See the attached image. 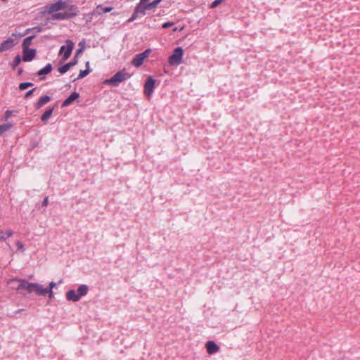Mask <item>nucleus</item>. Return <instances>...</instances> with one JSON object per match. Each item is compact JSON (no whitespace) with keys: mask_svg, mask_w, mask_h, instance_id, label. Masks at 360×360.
Returning <instances> with one entry per match:
<instances>
[{"mask_svg":"<svg viewBox=\"0 0 360 360\" xmlns=\"http://www.w3.org/2000/svg\"><path fill=\"white\" fill-rule=\"evenodd\" d=\"M11 111L7 110V111L6 112V118H8L9 116H11Z\"/></svg>","mask_w":360,"mask_h":360,"instance_id":"4c0bfd02","label":"nucleus"},{"mask_svg":"<svg viewBox=\"0 0 360 360\" xmlns=\"http://www.w3.org/2000/svg\"><path fill=\"white\" fill-rule=\"evenodd\" d=\"M13 231H12V230L8 229V230H7V231H6V232L5 233V234L1 235V236H0V238H1V240H6L7 238L11 237V236H13Z\"/></svg>","mask_w":360,"mask_h":360,"instance_id":"c85d7f7f","label":"nucleus"},{"mask_svg":"<svg viewBox=\"0 0 360 360\" xmlns=\"http://www.w3.org/2000/svg\"><path fill=\"white\" fill-rule=\"evenodd\" d=\"M23 51V56H22V60L24 61H31L32 60L36 55V50L33 49H22Z\"/></svg>","mask_w":360,"mask_h":360,"instance_id":"9d476101","label":"nucleus"},{"mask_svg":"<svg viewBox=\"0 0 360 360\" xmlns=\"http://www.w3.org/2000/svg\"><path fill=\"white\" fill-rule=\"evenodd\" d=\"M89 62L87 61L86 63V65L87 68L89 67Z\"/></svg>","mask_w":360,"mask_h":360,"instance_id":"a19ab883","label":"nucleus"},{"mask_svg":"<svg viewBox=\"0 0 360 360\" xmlns=\"http://www.w3.org/2000/svg\"><path fill=\"white\" fill-rule=\"evenodd\" d=\"M177 30H178L177 27H175V28L173 29L174 32H176Z\"/></svg>","mask_w":360,"mask_h":360,"instance_id":"ea45409f","label":"nucleus"},{"mask_svg":"<svg viewBox=\"0 0 360 360\" xmlns=\"http://www.w3.org/2000/svg\"><path fill=\"white\" fill-rule=\"evenodd\" d=\"M21 61V58H20V56H15V60H14V63H13V68H15L17 65H19V63H20Z\"/></svg>","mask_w":360,"mask_h":360,"instance_id":"2f4dec72","label":"nucleus"},{"mask_svg":"<svg viewBox=\"0 0 360 360\" xmlns=\"http://www.w3.org/2000/svg\"><path fill=\"white\" fill-rule=\"evenodd\" d=\"M173 25H174L173 22H167L163 23L162 28L167 29V28L172 26Z\"/></svg>","mask_w":360,"mask_h":360,"instance_id":"f704fd0d","label":"nucleus"},{"mask_svg":"<svg viewBox=\"0 0 360 360\" xmlns=\"http://www.w3.org/2000/svg\"><path fill=\"white\" fill-rule=\"evenodd\" d=\"M56 283H54V282H51V283H49V288H47V290H48V293H49V297L50 298H52V297H53V290H53V288L54 287H56Z\"/></svg>","mask_w":360,"mask_h":360,"instance_id":"bb28decb","label":"nucleus"},{"mask_svg":"<svg viewBox=\"0 0 360 360\" xmlns=\"http://www.w3.org/2000/svg\"><path fill=\"white\" fill-rule=\"evenodd\" d=\"M78 295H80V298L82 297V296H84L87 294V292H88V286L86 285H81L78 288H77V290Z\"/></svg>","mask_w":360,"mask_h":360,"instance_id":"4be33fe9","label":"nucleus"},{"mask_svg":"<svg viewBox=\"0 0 360 360\" xmlns=\"http://www.w3.org/2000/svg\"><path fill=\"white\" fill-rule=\"evenodd\" d=\"M96 9L98 11H100L102 13H108V12H110L113 8L111 7V6H108V7H103L101 5H98L96 6Z\"/></svg>","mask_w":360,"mask_h":360,"instance_id":"393cba45","label":"nucleus"},{"mask_svg":"<svg viewBox=\"0 0 360 360\" xmlns=\"http://www.w3.org/2000/svg\"><path fill=\"white\" fill-rule=\"evenodd\" d=\"M33 292L38 295H45L48 293L47 288H44L42 285L34 283Z\"/></svg>","mask_w":360,"mask_h":360,"instance_id":"2eb2a0df","label":"nucleus"},{"mask_svg":"<svg viewBox=\"0 0 360 360\" xmlns=\"http://www.w3.org/2000/svg\"><path fill=\"white\" fill-rule=\"evenodd\" d=\"M34 84L32 82H22L19 84L20 90H25L28 87L32 86Z\"/></svg>","mask_w":360,"mask_h":360,"instance_id":"cd10ccee","label":"nucleus"},{"mask_svg":"<svg viewBox=\"0 0 360 360\" xmlns=\"http://www.w3.org/2000/svg\"><path fill=\"white\" fill-rule=\"evenodd\" d=\"M3 1H6L7 0H2Z\"/></svg>","mask_w":360,"mask_h":360,"instance_id":"79ce46f5","label":"nucleus"},{"mask_svg":"<svg viewBox=\"0 0 360 360\" xmlns=\"http://www.w3.org/2000/svg\"><path fill=\"white\" fill-rule=\"evenodd\" d=\"M184 50L181 47H176L169 58V63L171 65H179L182 60Z\"/></svg>","mask_w":360,"mask_h":360,"instance_id":"0eeeda50","label":"nucleus"},{"mask_svg":"<svg viewBox=\"0 0 360 360\" xmlns=\"http://www.w3.org/2000/svg\"><path fill=\"white\" fill-rule=\"evenodd\" d=\"M37 30L38 32H41V30H42V29H41V27H34V28H32V29H31V28H29V29H27V30H26L25 34H28L30 32H31V31H32V30Z\"/></svg>","mask_w":360,"mask_h":360,"instance_id":"473e14b6","label":"nucleus"},{"mask_svg":"<svg viewBox=\"0 0 360 360\" xmlns=\"http://www.w3.org/2000/svg\"><path fill=\"white\" fill-rule=\"evenodd\" d=\"M155 84V80L153 77H149L147 79L144 85V93L148 97H150L153 92Z\"/></svg>","mask_w":360,"mask_h":360,"instance_id":"1a4fd4ad","label":"nucleus"},{"mask_svg":"<svg viewBox=\"0 0 360 360\" xmlns=\"http://www.w3.org/2000/svg\"><path fill=\"white\" fill-rule=\"evenodd\" d=\"M68 11L60 13H54L53 14V19L54 20H65L70 18L77 14V8L75 5H70L67 8Z\"/></svg>","mask_w":360,"mask_h":360,"instance_id":"20e7f679","label":"nucleus"},{"mask_svg":"<svg viewBox=\"0 0 360 360\" xmlns=\"http://www.w3.org/2000/svg\"><path fill=\"white\" fill-rule=\"evenodd\" d=\"M24 34H19L18 33H13V36L15 38H8V39L4 41L0 45V53H2L5 51L11 49L13 47L18 41L20 37H22Z\"/></svg>","mask_w":360,"mask_h":360,"instance_id":"39448f33","label":"nucleus"},{"mask_svg":"<svg viewBox=\"0 0 360 360\" xmlns=\"http://www.w3.org/2000/svg\"><path fill=\"white\" fill-rule=\"evenodd\" d=\"M90 72V70L89 69L84 70H80V72L78 75L77 79H82L86 77L89 73Z\"/></svg>","mask_w":360,"mask_h":360,"instance_id":"c756f323","label":"nucleus"},{"mask_svg":"<svg viewBox=\"0 0 360 360\" xmlns=\"http://www.w3.org/2000/svg\"><path fill=\"white\" fill-rule=\"evenodd\" d=\"M16 283H14L13 284H11V288H13V289H15V288L18 286V285H15Z\"/></svg>","mask_w":360,"mask_h":360,"instance_id":"58836bf2","label":"nucleus"},{"mask_svg":"<svg viewBox=\"0 0 360 360\" xmlns=\"http://www.w3.org/2000/svg\"><path fill=\"white\" fill-rule=\"evenodd\" d=\"M12 126L13 125L10 123L0 125V136H1L6 131H8L12 127Z\"/></svg>","mask_w":360,"mask_h":360,"instance_id":"b1692460","label":"nucleus"},{"mask_svg":"<svg viewBox=\"0 0 360 360\" xmlns=\"http://www.w3.org/2000/svg\"><path fill=\"white\" fill-rule=\"evenodd\" d=\"M53 108H49L46 110L44 113L41 115V120L43 122L47 121L53 113Z\"/></svg>","mask_w":360,"mask_h":360,"instance_id":"5701e85b","label":"nucleus"},{"mask_svg":"<svg viewBox=\"0 0 360 360\" xmlns=\"http://www.w3.org/2000/svg\"><path fill=\"white\" fill-rule=\"evenodd\" d=\"M130 75L124 70L117 72L113 77L104 81L105 84L117 86L120 83L125 81Z\"/></svg>","mask_w":360,"mask_h":360,"instance_id":"f03ea898","label":"nucleus"},{"mask_svg":"<svg viewBox=\"0 0 360 360\" xmlns=\"http://www.w3.org/2000/svg\"><path fill=\"white\" fill-rule=\"evenodd\" d=\"M207 352L210 354H214L219 350V347L214 341H208L206 343Z\"/></svg>","mask_w":360,"mask_h":360,"instance_id":"f8f14e48","label":"nucleus"},{"mask_svg":"<svg viewBox=\"0 0 360 360\" xmlns=\"http://www.w3.org/2000/svg\"><path fill=\"white\" fill-rule=\"evenodd\" d=\"M146 13V12L144 11V10H143L142 11H139V4H138L136 6L135 11H134V13L132 14L131 17L129 19V21L131 22V21L134 20L139 15H145Z\"/></svg>","mask_w":360,"mask_h":360,"instance_id":"6ab92c4d","label":"nucleus"},{"mask_svg":"<svg viewBox=\"0 0 360 360\" xmlns=\"http://www.w3.org/2000/svg\"><path fill=\"white\" fill-rule=\"evenodd\" d=\"M65 44L66 46H62L59 51V54L62 56L60 60L62 62L65 61L70 56L75 45L70 39H67Z\"/></svg>","mask_w":360,"mask_h":360,"instance_id":"423d86ee","label":"nucleus"},{"mask_svg":"<svg viewBox=\"0 0 360 360\" xmlns=\"http://www.w3.org/2000/svg\"><path fill=\"white\" fill-rule=\"evenodd\" d=\"M101 15V12L100 11H98L96 8L92 11V12L85 14L84 18L86 19V22H91L93 20L94 16H98Z\"/></svg>","mask_w":360,"mask_h":360,"instance_id":"a211bd4d","label":"nucleus"},{"mask_svg":"<svg viewBox=\"0 0 360 360\" xmlns=\"http://www.w3.org/2000/svg\"><path fill=\"white\" fill-rule=\"evenodd\" d=\"M2 233V231L0 230V233Z\"/></svg>","mask_w":360,"mask_h":360,"instance_id":"37998d69","label":"nucleus"},{"mask_svg":"<svg viewBox=\"0 0 360 360\" xmlns=\"http://www.w3.org/2000/svg\"><path fill=\"white\" fill-rule=\"evenodd\" d=\"M79 97V94L77 92L71 94L62 103V107H66L70 105L73 101Z\"/></svg>","mask_w":360,"mask_h":360,"instance_id":"4468645a","label":"nucleus"},{"mask_svg":"<svg viewBox=\"0 0 360 360\" xmlns=\"http://www.w3.org/2000/svg\"><path fill=\"white\" fill-rule=\"evenodd\" d=\"M51 101V98L49 96H44L39 98V101L35 103V108L39 109L44 105L46 104Z\"/></svg>","mask_w":360,"mask_h":360,"instance_id":"f3484780","label":"nucleus"},{"mask_svg":"<svg viewBox=\"0 0 360 360\" xmlns=\"http://www.w3.org/2000/svg\"><path fill=\"white\" fill-rule=\"evenodd\" d=\"M70 5L66 1L58 0V1L51 4L49 6L44 7V13L52 14L59 11L66 9L70 7Z\"/></svg>","mask_w":360,"mask_h":360,"instance_id":"f257e3e1","label":"nucleus"},{"mask_svg":"<svg viewBox=\"0 0 360 360\" xmlns=\"http://www.w3.org/2000/svg\"><path fill=\"white\" fill-rule=\"evenodd\" d=\"M15 244L18 250H20L21 252L25 250L24 245L20 241H16Z\"/></svg>","mask_w":360,"mask_h":360,"instance_id":"7c9ffc66","label":"nucleus"},{"mask_svg":"<svg viewBox=\"0 0 360 360\" xmlns=\"http://www.w3.org/2000/svg\"><path fill=\"white\" fill-rule=\"evenodd\" d=\"M34 37H35V35H32V36H30V37L25 38L23 40V42L22 44V49H29V46L31 45L32 41Z\"/></svg>","mask_w":360,"mask_h":360,"instance_id":"aec40b11","label":"nucleus"},{"mask_svg":"<svg viewBox=\"0 0 360 360\" xmlns=\"http://www.w3.org/2000/svg\"><path fill=\"white\" fill-rule=\"evenodd\" d=\"M150 0H140L139 4V9H142L143 6L148 3Z\"/></svg>","mask_w":360,"mask_h":360,"instance_id":"72a5a7b5","label":"nucleus"},{"mask_svg":"<svg viewBox=\"0 0 360 360\" xmlns=\"http://www.w3.org/2000/svg\"><path fill=\"white\" fill-rule=\"evenodd\" d=\"M49 204V198L48 197H46L42 202V205L44 206H47Z\"/></svg>","mask_w":360,"mask_h":360,"instance_id":"e433bc0d","label":"nucleus"},{"mask_svg":"<svg viewBox=\"0 0 360 360\" xmlns=\"http://www.w3.org/2000/svg\"><path fill=\"white\" fill-rule=\"evenodd\" d=\"M52 70V65L51 64L49 63L47 64L44 68H42L41 70H40L38 72H37V75H47L49 74V72H51V71Z\"/></svg>","mask_w":360,"mask_h":360,"instance_id":"412c9836","label":"nucleus"},{"mask_svg":"<svg viewBox=\"0 0 360 360\" xmlns=\"http://www.w3.org/2000/svg\"><path fill=\"white\" fill-rule=\"evenodd\" d=\"M77 63V59L74 57L73 60L68 63L65 64L64 65L58 68V72L60 74H65L66 72H68L71 68L75 66Z\"/></svg>","mask_w":360,"mask_h":360,"instance_id":"9b49d317","label":"nucleus"},{"mask_svg":"<svg viewBox=\"0 0 360 360\" xmlns=\"http://www.w3.org/2000/svg\"><path fill=\"white\" fill-rule=\"evenodd\" d=\"M150 51V49H146L143 53L137 54L133 59L131 64L136 68L140 67L143 64L146 58L149 56Z\"/></svg>","mask_w":360,"mask_h":360,"instance_id":"6e6552de","label":"nucleus"},{"mask_svg":"<svg viewBox=\"0 0 360 360\" xmlns=\"http://www.w3.org/2000/svg\"><path fill=\"white\" fill-rule=\"evenodd\" d=\"M66 298L68 300L77 302L80 300V295L77 292L74 290H70L66 293Z\"/></svg>","mask_w":360,"mask_h":360,"instance_id":"ddd939ff","label":"nucleus"},{"mask_svg":"<svg viewBox=\"0 0 360 360\" xmlns=\"http://www.w3.org/2000/svg\"><path fill=\"white\" fill-rule=\"evenodd\" d=\"M18 283V286L15 290L20 291V290H25L29 293L33 292L34 283H29L28 281L22 279L13 278L8 281V284Z\"/></svg>","mask_w":360,"mask_h":360,"instance_id":"7ed1b4c3","label":"nucleus"},{"mask_svg":"<svg viewBox=\"0 0 360 360\" xmlns=\"http://www.w3.org/2000/svg\"><path fill=\"white\" fill-rule=\"evenodd\" d=\"M162 1V0H155L152 2H148L147 4L144 5L142 8V9H141V11H142L143 10H144V11H146V10H152V9H154ZM139 11H140V9H139Z\"/></svg>","mask_w":360,"mask_h":360,"instance_id":"dca6fc26","label":"nucleus"},{"mask_svg":"<svg viewBox=\"0 0 360 360\" xmlns=\"http://www.w3.org/2000/svg\"><path fill=\"white\" fill-rule=\"evenodd\" d=\"M84 41H80L79 43V48L77 50L75 57L77 58V56L84 50Z\"/></svg>","mask_w":360,"mask_h":360,"instance_id":"a878e982","label":"nucleus"},{"mask_svg":"<svg viewBox=\"0 0 360 360\" xmlns=\"http://www.w3.org/2000/svg\"><path fill=\"white\" fill-rule=\"evenodd\" d=\"M34 90H35V89H32L30 90L29 91H27L25 95V98L27 99L31 95H32Z\"/></svg>","mask_w":360,"mask_h":360,"instance_id":"c9c22d12","label":"nucleus"}]
</instances>
